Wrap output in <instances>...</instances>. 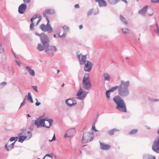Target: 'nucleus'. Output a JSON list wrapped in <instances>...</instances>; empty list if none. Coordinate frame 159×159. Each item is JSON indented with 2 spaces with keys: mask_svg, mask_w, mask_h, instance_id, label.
I'll return each instance as SVG.
<instances>
[{
  "mask_svg": "<svg viewBox=\"0 0 159 159\" xmlns=\"http://www.w3.org/2000/svg\"><path fill=\"white\" fill-rule=\"evenodd\" d=\"M74 7L75 8H79V4H76L75 5Z\"/></svg>",
  "mask_w": 159,
  "mask_h": 159,
  "instance_id": "nucleus-44",
  "label": "nucleus"
},
{
  "mask_svg": "<svg viewBox=\"0 0 159 159\" xmlns=\"http://www.w3.org/2000/svg\"><path fill=\"white\" fill-rule=\"evenodd\" d=\"M75 130L74 129H70L67 130L64 136V137H70L75 135Z\"/></svg>",
  "mask_w": 159,
  "mask_h": 159,
  "instance_id": "nucleus-12",
  "label": "nucleus"
},
{
  "mask_svg": "<svg viewBox=\"0 0 159 159\" xmlns=\"http://www.w3.org/2000/svg\"><path fill=\"white\" fill-rule=\"evenodd\" d=\"M37 18V16H34L31 19V21L32 22V23L30 25V29L31 30H33V27L34 26V20H35Z\"/></svg>",
  "mask_w": 159,
  "mask_h": 159,
  "instance_id": "nucleus-21",
  "label": "nucleus"
},
{
  "mask_svg": "<svg viewBox=\"0 0 159 159\" xmlns=\"http://www.w3.org/2000/svg\"><path fill=\"white\" fill-rule=\"evenodd\" d=\"M152 2H159V0H151Z\"/></svg>",
  "mask_w": 159,
  "mask_h": 159,
  "instance_id": "nucleus-41",
  "label": "nucleus"
},
{
  "mask_svg": "<svg viewBox=\"0 0 159 159\" xmlns=\"http://www.w3.org/2000/svg\"><path fill=\"white\" fill-rule=\"evenodd\" d=\"M29 131L27 130H25L23 131L22 133L20 134L21 135L20 136L18 137V141L22 143L26 138H27V135L29 134Z\"/></svg>",
  "mask_w": 159,
  "mask_h": 159,
  "instance_id": "nucleus-9",
  "label": "nucleus"
},
{
  "mask_svg": "<svg viewBox=\"0 0 159 159\" xmlns=\"http://www.w3.org/2000/svg\"><path fill=\"white\" fill-rule=\"evenodd\" d=\"M87 93H88L86 92H83L82 89L80 88L77 94L78 98L80 100H83L86 97Z\"/></svg>",
  "mask_w": 159,
  "mask_h": 159,
  "instance_id": "nucleus-11",
  "label": "nucleus"
},
{
  "mask_svg": "<svg viewBox=\"0 0 159 159\" xmlns=\"http://www.w3.org/2000/svg\"><path fill=\"white\" fill-rule=\"evenodd\" d=\"M113 101L116 104V108L120 111L126 112L127 111L125 102L119 96H115L113 98Z\"/></svg>",
  "mask_w": 159,
  "mask_h": 159,
  "instance_id": "nucleus-2",
  "label": "nucleus"
},
{
  "mask_svg": "<svg viewBox=\"0 0 159 159\" xmlns=\"http://www.w3.org/2000/svg\"><path fill=\"white\" fill-rule=\"evenodd\" d=\"M30 102L32 103H33V100H32V99L31 100H30Z\"/></svg>",
  "mask_w": 159,
  "mask_h": 159,
  "instance_id": "nucleus-53",
  "label": "nucleus"
},
{
  "mask_svg": "<svg viewBox=\"0 0 159 159\" xmlns=\"http://www.w3.org/2000/svg\"><path fill=\"white\" fill-rule=\"evenodd\" d=\"M40 103L38 102H37L35 103V105L36 106H38L40 105Z\"/></svg>",
  "mask_w": 159,
  "mask_h": 159,
  "instance_id": "nucleus-46",
  "label": "nucleus"
},
{
  "mask_svg": "<svg viewBox=\"0 0 159 159\" xmlns=\"http://www.w3.org/2000/svg\"><path fill=\"white\" fill-rule=\"evenodd\" d=\"M14 56H15V57L16 58V54H15V53H14Z\"/></svg>",
  "mask_w": 159,
  "mask_h": 159,
  "instance_id": "nucleus-59",
  "label": "nucleus"
},
{
  "mask_svg": "<svg viewBox=\"0 0 159 159\" xmlns=\"http://www.w3.org/2000/svg\"><path fill=\"white\" fill-rule=\"evenodd\" d=\"M60 71V70H58L57 71V73H58Z\"/></svg>",
  "mask_w": 159,
  "mask_h": 159,
  "instance_id": "nucleus-58",
  "label": "nucleus"
},
{
  "mask_svg": "<svg viewBox=\"0 0 159 159\" xmlns=\"http://www.w3.org/2000/svg\"><path fill=\"white\" fill-rule=\"evenodd\" d=\"M129 31V30L126 28H123L122 29V32L123 34H126Z\"/></svg>",
  "mask_w": 159,
  "mask_h": 159,
  "instance_id": "nucleus-34",
  "label": "nucleus"
},
{
  "mask_svg": "<svg viewBox=\"0 0 159 159\" xmlns=\"http://www.w3.org/2000/svg\"><path fill=\"white\" fill-rule=\"evenodd\" d=\"M16 64L18 66H20L21 64V63L20 61H16Z\"/></svg>",
  "mask_w": 159,
  "mask_h": 159,
  "instance_id": "nucleus-39",
  "label": "nucleus"
},
{
  "mask_svg": "<svg viewBox=\"0 0 159 159\" xmlns=\"http://www.w3.org/2000/svg\"><path fill=\"white\" fill-rule=\"evenodd\" d=\"M123 1H125V2H127L125 1V0H122Z\"/></svg>",
  "mask_w": 159,
  "mask_h": 159,
  "instance_id": "nucleus-61",
  "label": "nucleus"
},
{
  "mask_svg": "<svg viewBox=\"0 0 159 159\" xmlns=\"http://www.w3.org/2000/svg\"><path fill=\"white\" fill-rule=\"evenodd\" d=\"M156 26H157V32L158 33H159V28H158V25H157V24H156Z\"/></svg>",
  "mask_w": 159,
  "mask_h": 159,
  "instance_id": "nucleus-48",
  "label": "nucleus"
},
{
  "mask_svg": "<svg viewBox=\"0 0 159 159\" xmlns=\"http://www.w3.org/2000/svg\"><path fill=\"white\" fill-rule=\"evenodd\" d=\"M111 4H114L118 3L120 0H108Z\"/></svg>",
  "mask_w": 159,
  "mask_h": 159,
  "instance_id": "nucleus-29",
  "label": "nucleus"
},
{
  "mask_svg": "<svg viewBox=\"0 0 159 159\" xmlns=\"http://www.w3.org/2000/svg\"><path fill=\"white\" fill-rule=\"evenodd\" d=\"M89 77V74L86 73L85 74L83 78L82 83L83 88L87 90L90 89L91 87Z\"/></svg>",
  "mask_w": 159,
  "mask_h": 159,
  "instance_id": "nucleus-6",
  "label": "nucleus"
},
{
  "mask_svg": "<svg viewBox=\"0 0 159 159\" xmlns=\"http://www.w3.org/2000/svg\"><path fill=\"white\" fill-rule=\"evenodd\" d=\"M49 40L48 39V42L47 43L45 44H42L45 47V51L46 52L49 54H51L52 55L56 52L57 48L55 47L49 45Z\"/></svg>",
  "mask_w": 159,
  "mask_h": 159,
  "instance_id": "nucleus-5",
  "label": "nucleus"
},
{
  "mask_svg": "<svg viewBox=\"0 0 159 159\" xmlns=\"http://www.w3.org/2000/svg\"><path fill=\"white\" fill-rule=\"evenodd\" d=\"M54 37H55V38H56V34H54Z\"/></svg>",
  "mask_w": 159,
  "mask_h": 159,
  "instance_id": "nucleus-57",
  "label": "nucleus"
},
{
  "mask_svg": "<svg viewBox=\"0 0 159 159\" xmlns=\"http://www.w3.org/2000/svg\"><path fill=\"white\" fill-rule=\"evenodd\" d=\"M94 130L95 131V132H97L98 131V130H97V129H95Z\"/></svg>",
  "mask_w": 159,
  "mask_h": 159,
  "instance_id": "nucleus-55",
  "label": "nucleus"
},
{
  "mask_svg": "<svg viewBox=\"0 0 159 159\" xmlns=\"http://www.w3.org/2000/svg\"><path fill=\"white\" fill-rule=\"evenodd\" d=\"M26 3H22L19 7L18 12L21 14H23L25 11L26 8L27 6Z\"/></svg>",
  "mask_w": 159,
  "mask_h": 159,
  "instance_id": "nucleus-14",
  "label": "nucleus"
},
{
  "mask_svg": "<svg viewBox=\"0 0 159 159\" xmlns=\"http://www.w3.org/2000/svg\"><path fill=\"white\" fill-rule=\"evenodd\" d=\"M152 149L156 152H159V136L156 138L152 146Z\"/></svg>",
  "mask_w": 159,
  "mask_h": 159,
  "instance_id": "nucleus-8",
  "label": "nucleus"
},
{
  "mask_svg": "<svg viewBox=\"0 0 159 159\" xmlns=\"http://www.w3.org/2000/svg\"><path fill=\"white\" fill-rule=\"evenodd\" d=\"M35 34L40 37L41 42L42 44H45L47 43L48 42V38L47 36L43 33H42L39 34L38 33H36Z\"/></svg>",
  "mask_w": 159,
  "mask_h": 159,
  "instance_id": "nucleus-10",
  "label": "nucleus"
},
{
  "mask_svg": "<svg viewBox=\"0 0 159 159\" xmlns=\"http://www.w3.org/2000/svg\"><path fill=\"white\" fill-rule=\"evenodd\" d=\"M52 120H49L48 118L42 120L38 118L35 120V124L38 127L42 126L49 128L52 125Z\"/></svg>",
  "mask_w": 159,
  "mask_h": 159,
  "instance_id": "nucleus-3",
  "label": "nucleus"
},
{
  "mask_svg": "<svg viewBox=\"0 0 159 159\" xmlns=\"http://www.w3.org/2000/svg\"><path fill=\"white\" fill-rule=\"evenodd\" d=\"M59 36L60 38H62L63 36V35H61L60 33L59 34Z\"/></svg>",
  "mask_w": 159,
  "mask_h": 159,
  "instance_id": "nucleus-51",
  "label": "nucleus"
},
{
  "mask_svg": "<svg viewBox=\"0 0 159 159\" xmlns=\"http://www.w3.org/2000/svg\"><path fill=\"white\" fill-rule=\"evenodd\" d=\"M117 86H116L112 88L111 89L107 90V91H108V92H109L110 93L116 90L117 89Z\"/></svg>",
  "mask_w": 159,
  "mask_h": 159,
  "instance_id": "nucleus-30",
  "label": "nucleus"
},
{
  "mask_svg": "<svg viewBox=\"0 0 159 159\" xmlns=\"http://www.w3.org/2000/svg\"><path fill=\"white\" fill-rule=\"evenodd\" d=\"M84 69L86 71H89L91 68L92 63L88 61H86V62L84 64Z\"/></svg>",
  "mask_w": 159,
  "mask_h": 159,
  "instance_id": "nucleus-13",
  "label": "nucleus"
},
{
  "mask_svg": "<svg viewBox=\"0 0 159 159\" xmlns=\"http://www.w3.org/2000/svg\"><path fill=\"white\" fill-rule=\"evenodd\" d=\"M77 57L80 65L84 64L86 61V56H84L81 54L77 55Z\"/></svg>",
  "mask_w": 159,
  "mask_h": 159,
  "instance_id": "nucleus-15",
  "label": "nucleus"
},
{
  "mask_svg": "<svg viewBox=\"0 0 159 159\" xmlns=\"http://www.w3.org/2000/svg\"><path fill=\"white\" fill-rule=\"evenodd\" d=\"M26 68L32 76H34L35 75V73L33 70L30 69L28 66H26Z\"/></svg>",
  "mask_w": 159,
  "mask_h": 159,
  "instance_id": "nucleus-23",
  "label": "nucleus"
},
{
  "mask_svg": "<svg viewBox=\"0 0 159 159\" xmlns=\"http://www.w3.org/2000/svg\"><path fill=\"white\" fill-rule=\"evenodd\" d=\"M24 2L26 4L30 3L31 2V0H23Z\"/></svg>",
  "mask_w": 159,
  "mask_h": 159,
  "instance_id": "nucleus-37",
  "label": "nucleus"
},
{
  "mask_svg": "<svg viewBox=\"0 0 159 159\" xmlns=\"http://www.w3.org/2000/svg\"><path fill=\"white\" fill-rule=\"evenodd\" d=\"M106 95L107 98H109L110 97V93L108 92V91H107L106 92Z\"/></svg>",
  "mask_w": 159,
  "mask_h": 159,
  "instance_id": "nucleus-36",
  "label": "nucleus"
},
{
  "mask_svg": "<svg viewBox=\"0 0 159 159\" xmlns=\"http://www.w3.org/2000/svg\"><path fill=\"white\" fill-rule=\"evenodd\" d=\"M15 142L11 143V142L8 141L5 146V148L7 151H9L13 148Z\"/></svg>",
  "mask_w": 159,
  "mask_h": 159,
  "instance_id": "nucleus-16",
  "label": "nucleus"
},
{
  "mask_svg": "<svg viewBox=\"0 0 159 159\" xmlns=\"http://www.w3.org/2000/svg\"><path fill=\"white\" fill-rule=\"evenodd\" d=\"M46 20H47L48 23L46 25H45L43 24H42L40 26V29L44 31H48L49 32H51L52 31V29L49 25V21L48 18H46Z\"/></svg>",
  "mask_w": 159,
  "mask_h": 159,
  "instance_id": "nucleus-7",
  "label": "nucleus"
},
{
  "mask_svg": "<svg viewBox=\"0 0 159 159\" xmlns=\"http://www.w3.org/2000/svg\"><path fill=\"white\" fill-rule=\"evenodd\" d=\"M148 8V6L144 7L141 10L139 11V13L143 16H144L147 12Z\"/></svg>",
  "mask_w": 159,
  "mask_h": 159,
  "instance_id": "nucleus-19",
  "label": "nucleus"
},
{
  "mask_svg": "<svg viewBox=\"0 0 159 159\" xmlns=\"http://www.w3.org/2000/svg\"><path fill=\"white\" fill-rule=\"evenodd\" d=\"M83 28V25H80L79 26V29H81Z\"/></svg>",
  "mask_w": 159,
  "mask_h": 159,
  "instance_id": "nucleus-49",
  "label": "nucleus"
},
{
  "mask_svg": "<svg viewBox=\"0 0 159 159\" xmlns=\"http://www.w3.org/2000/svg\"><path fill=\"white\" fill-rule=\"evenodd\" d=\"M51 11L50 10H47L45 11V12L43 13V15L44 17H45L46 19L47 17H48L46 16V15L47 14H51Z\"/></svg>",
  "mask_w": 159,
  "mask_h": 159,
  "instance_id": "nucleus-26",
  "label": "nucleus"
},
{
  "mask_svg": "<svg viewBox=\"0 0 159 159\" xmlns=\"http://www.w3.org/2000/svg\"><path fill=\"white\" fill-rule=\"evenodd\" d=\"M144 159H155V157L151 155H148L145 157Z\"/></svg>",
  "mask_w": 159,
  "mask_h": 159,
  "instance_id": "nucleus-33",
  "label": "nucleus"
},
{
  "mask_svg": "<svg viewBox=\"0 0 159 159\" xmlns=\"http://www.w3.org/2000/svg\"><path fill=\"white\" fill-rule=\"evenodd\" d=\"M33 89H34V90H35L36 91H37V87L36 86H34L33 87Z\"/></svg>",
  "mask_w": 159,
  "mask_h": 159,
  "instance_id": "nucleus-45",
  "label": "nucleus"
},
{
  "mask_svg": "<svg viewBox=\"0 0 159 159\" xmlns=\"http://www.w3.org/2000/svg\"><path fill=\"white\" fill-rule=\"evenodd\" d=\"M45 47L43 45V46L40 43H39L38 45L37 48L39 51H42L45 50Z\"/></svg>",
  "mask_w": 159,
  "mask_h": 159,
  "instance_id": "nucleus-22",
  "label": "nucleus"
},
{
  "mask_svg": "<svg viewBox=\"0 0 159 159\" xmlns=\"http://www.w3.org/2000/svg\"><path fill=\"white\" fill-rule=\"evenodd\" d=\"M121 20L124 23V24L126 25L127 24V21L121 15L120 16Z\"/></svg>",
  "mask_w": 159,
  "mask_h": 159,
  "instance_id": "nucleus-28",
  "label": "nucleus"
},
{
  "mask_svg": "<svg viewBox=\"0 0 159 159\" xmlns=\"http://www.w3.org/2000/svg\"><path fill=\"white\" fill-rule=\"evenodd\" d=\"M95 1L98 3L99 5L101 7L106 6V2L104 0H95Z\"/></svg>",
  "mask_w": 159,
  "mask_h": 159,
  "instance_id": "nucleus-20",
  "label": "nucleus"
},
{
  "mask_svg": "<svg viewBox=\"0 0 159 159\" xmlns=\"http://www.w3.org/2000/svg\"><path fill=\"white\" fill-rule=\"evenodd\" d=\"M18 138V137H12L10 138L9 141H8L11 142H11L14 140L15 141L14 142H15V143L16 141L17 140Z\"/></svg>",
  "mask_w": 159,
  "mask_h": 159,
  "instance_id": "nucleus-31",
  "label": "nucleus"
},
{
  "mask_svg": "<svg viewBox=\"0 0 159 159\" xmlns=\"http://www.w3.org/2000/svg\"><path fill=\"white\" fill-rule=\"evenodd\" d=\"M36 16H37V18L35 20H34V21L35 20L34 22H36V25H37L41 20V17L39 16L38 15H36Z\"/></svg>",
  "mask_w": 159,
  "mask_h": 159,
  "instance_id": "nucleus-27",
  "label": "nucleus"
},
{
  "mask_svg": "<svg viewBox=\"0 0 159 159\" xmlns=\"http://www.w3.org/2000/svg\"><path fill=\"white\" fill-rule=\"evenodd\" d=\"M138 131L137 129H134L131 130L129 133V134H136Z\"/></svg>",
  "mask_w": 159,
  "mask_h": 159,
  "instance_id": "nucleus-32",
  "label": "nucleus"
},
{
  "mask_svg": "<svg viewBox=\"0 0 159 159\" xmlns=\"http://www.w3.org/2000/svg\"><path fill=\"white\" fill-rule=\"evenodd\" d=\"M118 131V130L113 129L108 131L107 133L109 135H113L114 133Z\"/></svg>",
  "mask_w": 159,
  "mask_h": 159,
  "instance_id": "nucleus-24",
  "label": "nucleus"
},
{
  "mask_svg": "<svg viewBox=\"0 0 159 159\" xmlns=\"http://www.w3.org/2000/svg\"><path fill=\"white\" fill-rule=\"evenodd\" d=\"M92 128L93 130H94L95 129V125H93L92 126Z\"/></svg>",
  "mask_w": 159,
  "mask_h": 159,
  "instance_id": "nucleus-50",
  "label": "nucleus"
},
{
  "mask_svg": "<svg viewBox=\"0 0 159 159\" xmlns=\"http://www.w3.org/2000/svg\"><path fill=\"white\" fill-rule=\"evenodd\" d=\"M129 85V82L128 81H121L120 84L117 86L118 94L122 97L128 96L129 93L128 88Z\"/></svg>",
  "mask_w": 159,
  "mask_h": 159,
  "instance_id": "nucleus-1",
  "label": "nucleus"
},
{
  "mask_svg": "<svg viewBox=\"0 0 159 159\" xmlns=\"http://www.w3.org/2000/svg\"><path fill=\"white\" fill-rule=\"evenodd\" d=\"M6 83H7L6 82H4L1 83V84L2 85H4L6 84Z\"/></svg>",
  "mask_w": 159,
  "mask_h": 159,
  "instance_id": "nucleus-47",
  "label": "nucleus"
},
{
  "mask_svg": "<svg viewBox=\"0 0 159 159\" xmlns=\"http://www.w3.org/2000/svg\"><path fill=\"white\" fill-rule=\"evenodd\" d=\"M103 76L104 78L106 80H109L110 79V77L108 74L107 73H105L104 74Z\"/></svg>",
  "mask_w": 159,
  "mask_h": 159,
  "instance_id": "nucleus-25",
  "label": "nucleus"
},
{
  "mask_svg": "<svg viewBox=\"0 0 159 159\" xmlns=\"http://www.w3.org/2000/svg\"><path fill=\"white\" fill-rule=\"evenodd\" d=\"M25 103V99L24 100L23 102L21 104L20 106H23Z\"/></svg>",
  "mask_w": 159,
  "mask_h": 159,
  "instance_id": "nucleus-43",
  "label": "nucleus"
},
{
  "mask_svg": "<svg viewBox=\"0 0 159 159\" xmlns=\"http://www.w3.org/2000/svg\"><path fill=\"white\" fill-rule=\"evenodd\" d=\"M64 85V83H63L62 85H61V87H63Z\"/></svg>",
  "mask_w": 159,
  "mask_h": 159,
  "instance_id": "nucleus-56",
  "label": "nucleus"
},
{
  "mask_svg": "<svg viewBox=\"0 0 159 159\" xmlns=\"http://www.w3.org/2000/svg\"><path fill=\"white\" fill-rule=\"evenodd\" d=\"M153 13H152L151 14H149V16H152L153 15Z\"/></svg>",
  "mask_w": 159,
  "mask_h": 159,
  "instance_id": "nucleus-54",
  "label": "nucleus"
},
{
  "mask_svg": "<svg viewBox=\"0 0 159 159\" xmlns=\"http://www.w3.org/2000/svg\"><path fill=\"white\" fill-rule=\"evenodd\" d=\"M1 48V45H0V49Z\"/></svg>",
  "mask_w": 159,
  "mask_h": 159,
  "instance_id": "nucleus-60",
  "label": "nucleus"
},
{
  "mask_svg": "<svg viewBox=\"0 0 159 159\" xmlns=\"http://www.w3.org/2000/svg\"><path fill=\"white\" fill-rule=\"evenodd\" d=\"M43 159H52V158L49 156V154H46L43 157Z\"/></svg>",
  "mask_w": 159,
  "mask_h": 159,
  "instance_id": "nucleus-35",
  "label": "nucleus"
},
{
  "mask_svg": "<svg viewBox=\"0 0 159 159\" xmlns=\"http://www.w3.org/2000/svg\"><path fill=\"white\" fill-rule=\"evenodd\" d=\"M26 116L27 118H28V117H30V115L29 114H27Z\"/></svg>",
  "mask_w": 159,
  "mask_h": 159,
  "instance_id": "nucleus-52",
  "label": "nucleus"
},
{
  "mask_svg": "<svg viewBox=\"0 0 159 159\" xmlns=\"http://www.w3.org/2000/svg\"><path fill=\"white\" fill-rule=\"evenodd\" d=\"M32 99V97L30 95V93H29L28 94V97L27 98V99L28 100H30Z\"/></svg>",
  "mask_w": 159,
  "mask_h": 159,
  "instance_id": "nucleus-38",
  "label": "nucleus"
},
{
  "mask_svg": "<svg viewBox=\"0 0 159 159\" xmlns=\"http://www.w3.org/2000/svg\"><path fill=\"white\" fill-rule=\"evenodd\" d=\"M66 102L67 104L69 106H74L76 103V101L74 100H73V99L66 100Z\"/></svg>",
  "mask_w": 159,
  "mask_h": 159,
  "instance_id": "nucleus-18",
  "label": "nucleus"
},
{
  "mask_svg": "<svg viewBox=\"0 0 159 159\" xmlns=\"http://www.w3.org/2000/svg\"><path fill=\"white\" fill-rule=\"evenodd\" d=\"M55 134L54 133L53 137L52 139L51 140L49 139V141L51 142V141H52V140H55Z\"/></svg>",
  "mask_w": 159,
  "mask_h": 159,
  "instance_id": "nucleus-42",
  "label": "nucleus"
},
{
  "mask_svg": "<svg viewBox=\"0 0 159 159\" xmlns=\"http://www.w3.org/2000/svg\"><path fill=\"white\" fill-rule=\"evenodd\" d=\"M92 14V11L90 10L88 13V16L91 15Z\"/></svg>",
  "mask_w": 159,
  "mask_h": 159,
  "instance_id": "nucleus-40",
  "label": "nucleus"
},
{
  "mask_svg": "<svg viewBox=\"0 0 159 159\" xmlns=\"http://www.w3.org/2000/svg\"><path fill=\"white\" fill-rule=\"evenodd\" d=\"M93 132H86L83 136L82 142L83 144H85L91 141L93 139Z\"/></svg>",
  "mask_w": 159,
  "mask_h": 159,
  "instance_id": "nucleus-4",
  "label": "nucleus"
},
{
  "mask_svg": "<svg viewBox=\"0 0 159 159\" xmlns=\"http://www.w3.org/2000/svg\"><path fill=\"white\" fill-rule=\"evenodd\" d=\"M100 147L101 149L103 150H107L111 147L110 145L100 142Z\"/></svg>",
  "mask_w": 159,
  "mask_h": 159,
  "instance_id": "nucleus-17",
  "label": "nucleus"
}]
</instances>
